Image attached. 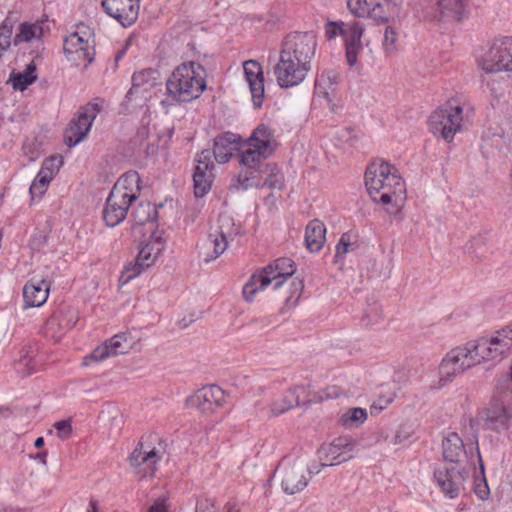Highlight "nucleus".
Listing matches in <instances>:
<instances>
[{"label": "nucleus", "mask_w": 512, "mask_h": 512, "mask_svg": "<svg viewBox=\"0 0 512 512\" xmlns=\"http://www.w3.org/2000/svg\"><path fill=\"white\" fill-rule=\"evenodd\" d=\"M54 428L56 429L57 436L61 440H66L70 437L72 432V426L70 421L68 420H61L54 424Z\"/></svg>", "instance_id": "obj_52"}, {"label": "nucleus", "mask_w": 512, "mask_h": 512, "mask_svg": "<svg viewBox=\"0 0 512 512\" xmlns=\"http://www.w3.org/2000/svg\"><path fill=\"white\" fill-rule=\"evenodd\" d=\"M352 246L350 242V236L348 234H343L336 245V253L335 260L336 262L344 259L345 255L349 252L350 247Z\"/></svg>", "instance_id": "obj_51"}, {"label": "nucleus", "mask_w": 512, "mask_h": 512, "mask_svg": "<svg viewBox=\"0 0 512 512\" xmlns=\"http://www.w3.org/2000/svg\"><path fill=\"white\" fill-rule=\"evenodd\" d=\"M276 147L273 131L265 124L255 128L239 154L240 164L252 170H258Z\"/></svg>", "instance_id": "obj_7"}, {"label": "nucleus", "mask_w": 512, "mask_h": 512, "mask_svg": "<svg viewBox=\"0 0 512 512\" xmlns=\"http://www.w3.org/2000/svg\"><path fill=\"white\" fill-rule=\"evenodd\" d=\"M347 22L344 21H330L325 25V35L327 39L331 40L337 36L343 38Z\"/></svg>", "instance_id": "obj_48"}, {"label": "nucleus", "mask_w": 512, "mask_h": 512, "mask_svg": "<svg viewBox=\"0 0 512 512\" xmlns=\"http://www.w3.org/2000/svg\"><path fill=\"white\" fill-rule=\"evenodd\" d=\"M311 68L304 63L294 61L290 56L280 53L278 63L274 67V75L278 85L282 88H290L304 81Z\"/></svg>", "instance_id": "obj_16"}, {"label": "nucleus", "mask_w": 512, "mask_h": 512, "mask_svg": "<svg viewBox=\"0 0 512 512\" xmlns=\"http://www.w3.org/2000/svg\"><path fill=\"white\" fill-rule=\"evenodd\" d=\"M12 25L4 22L0 26V58L5 54V52L11 46V38H12Z\"/></svg>", "instance_id": "obj_47"}, {"label": "nucleus", "mask_w": 512, "mask_h": 512, "mask_svg": "<svg viewBox=\"0 0 512 512\" xmlns=\"http://www.w3.org/2000/svg\"><path fill=\"white\" fill-rule=\"evenodd\" d=\"M224 510L225 512H240V509L238 508L237 504L233 502H228L224 506Z\"/></svg>", "instance_id": "obj_59"}, {"label": "nucleus", "mask_w": 512, "mask_h": 512, "mask_svg": "<svg viewBox=\"0 0 512 512\" xmlns=\"http://www.w3.org/2000/svg\"><path fill=\"white\" fill-rule=\"evenodd\" d=\"M356 446V441L349 436L338 437L331 443L322 445L318 451L320 466H335L352 459Z\"/></svg>", "instance_id": "obj_13"}, {"label": "nucleus", "mask_w": 512, "mask_h": 512, "mask_svg": "<svg viewBox=\"0 0 512 512\" xmlns=\"http://www.w3.org/2000/svg\"><path fill=\"white\" fill-rule=\"evenodd\" d=\"M240 140V136L231 132H226L216 137L213 149L215 160L220 164L228 162L234 151L239 149Z\"/></svg>", "instance_id": "obj_29"}, {"label": "nucleus", "mask_w": 512, "mask_h": 512, "mask_svg": "<svg viewBox=\"0 0 512 512\" xmlns=\"http://www.w3.org/2000/svg\"><path fill=\"white\" fill-rule=\"evenodd\" d=\"M252 178V172L250 173V175H248L247 173H241L238 178L240 186L243 189H247L248 187L252 186L253 183L250 182Z\"/></svg>", "instance_id": "obj_55"}, {"label": "nucleus", "mask_w": 512, "mask_h": 512, "mask_svg": "<svg viewBox=\"0 0 512 512\" xmlns=\"http://www.w3.org/2000/svg\"><path fill=\"white\" fill-rule=\"evenodd\" d=\"M472 111V107L465 100L452 98L430 115V130L450 142L461 131Z\"/></svg>", "instance_id": "obj_5"}, {"label": "nucleus", "mask_w": 512, "mask_h": 512, "mask_svg": "<svg viewBox=\"0 0 512 512\" xmlns=\"http://www.w3.org/2000/svg\"><path fill=\"white\" fill-rule=\"evenodd\" d=\"M481 243H482V240L480 238L474 239L470 244H468L466 246V249L469 253L475 254L476 256H478L476 250L474 249V245H478Z\"/></svg>", "instance_id": "obj_58"}, {"label": "nucleus", "mask_w": 512, "mask_h": 512, "mask_svg": "<svg viewBox=\"0 0 512 512\" xmlns=\"http://www.w3.org/2000/svg\"><path fill=\"white\" fill-rule=\"evenodd\" d=\"M319 472L320 469L314 465L307 468L300 461L290 464L283 460L275 470V475L281 481L282 490L286 494L293 495L302 491L308 485L310 474Z\"/></svg>", "instance_id": "obj_11"}, {"label": "nucleus", "mask_w": 512, "mask_h": 512, "mask_svg": "<svg viewBox=\"0 0 512 512\" xmlns=\"http://www.w3.org/2000/svg\"><path fill=\"white\" fill-rule=\"evenodd\" d=\"M101 109L102 105L97 102L88 103L81 109L79 115L71 121L67 130L66 138L69 146L78 144L87 136Z\"/></svg>", "instance_id": "obj_18"}, {"label": "nucleus", "mask_w": 512, "mask_h": 512, "mask_svg": "<svg viewBox=\"0 0 512 512\" xmlns=\"http://www.w3.org/2000/svg\"><path fill=\"white\" fill-rule=\"evenodd\" d=\"M129 349L130 344L128 343L127 335L124 333L116 334L104 344L95 348L89 358L93 361L99 362L111 356L124 354L128 352Z\"/></svg>", "instance_id": "obj_25"}, {"label": "nucleus", "mask_w": 512, "mask_h": 512, "mask_svg": "<svg viewBox=\"0 0 512 512\" xmlns=\"http://www.w3.org/2000/svg\"><path fill=\"white\" fill-rule=\"evenodd\" d=\"M46 457H47V453L41 452V453L36 454L35 459H37L38 461H40L43 464H46Z\"/></svg>", "instance_id": "obj_61"}, {"label": "nucleus", "mask_w": 512, "mask_h": 512, "mask_svg": "<svg viewBox=\"0 0 512 512\" xmlns=\"http://www.w3.org/2000/svg\"><path fill=\"white\" fill-rule=\"evenodd\" d=\"M245 80L249 86L254 107H261L264 99V73L262 66L256 60L243 63Z\"/></svg>", "instance_id": "obj_23"}, {"label": "nucleus", "mask_w": 512, "mask_h": 512, "mask_svg": "<svg viewBox=\"0 0 512 512\" xmlns=\"http://www.w3.org/2000/svg\"><path fill=\"white\" fill-rule=\"evenodd\" d=\"M478 64L486 73L512 71V37L495 39Z\"/></svg>", "instance_id": "obj_12"}, {"label": "nucleus", "mask_w": 512, "mask_h": 512, "mask_svg": "<svg viewBox=\"0 0 512 512\" xmlns=\"http://www.w3.org/2000/svg\"><path fill=\"white\" fill-rule=\"evenodd\" d=\"M36 78V66L34 62H31L26 66L23 72L12 73L9 82H11L13 89L24 91Z\"/></svg>", "instance_id": "obj_35"}, {"label": "nucleus", "mask_w": 512, "mask_h": 512, "mask_svg": "<svg viewBox=\"0 0 512 512\" xmlns=\"http://www.w3.org/2000/svg\"><path fill=\"white\" fill-rule=\"evenodd\" d=\"M342 394V389L338 386H328L319 393L318 399L320 401L337 398Z\"/></svg>", "instance_id": "obj_53"}, {"label": "nucleus", "mask_w": 512, "mask_h": 512, "mask_svg": "<svg viewBox=\"0 0 512 512\" xmlns=\"http://www.w3.org/2000/svg\"><path fill=\"white\" fill-rule=\"evenodd\" d=\"M365 32V26L361 22L352 20L347 22V26L343 35L344 46L363 44L362 37Z\"/></svg>", "instance_id": "obj_39"}, {"label": "nucleus", "mask_w": 512, "mask_h": 512, "mask_svg": "<svg viewBox=\"0 0 512 512\" xmlns=\"http://www.w3.org/2000/svg\"><path fill=\"white\" fill-rule=\"evenodd\" d=\"M413 434V428L409 424H401L391 440L393 445H399L408 440Z\"/></svg>", "instance_id": "obj_50"}, {"label": "nucleus", "mask_w": 512, "mask_h": 512, "mask_svg": "<svg viewBox=\"0 0 512 512\" xmlns=\"http://www.w3.org/2000/svg\"><path fill=\"white\" fill-rule=\"evenodd\" d=\"M367 417L366 409L353 407L346 409L340 415L338 422L345 429H356L367 420Z\"/></svg>", "instance_id": "obj_34"}, {"label": "nucleus", "mask_w": 512, "mask_h": 512, "mask_svg": "<svg viewBox=\"0 0 512 512\" xmlns=\"http://www.w3.org/2000/svg\"><path fill=\"white\" fill-rule=\"evenodd\" d=\"M161 460L159 451L155 448H145L139 442L129 457L130 465L143 476H153L157 470V464Z\"/></svg>", "instance_id": "obj_21"}, {"label": "nucleus", "mask_w": 512, "mask_h": 512, "mask_svg": "<svg viewBox=\"0 0 512 512\" xmlns=\"http://www.w3.org/2000/svg\"><path fill=\"white\" fill-rule=\"evenodd\" d=\"M398 32L392 26H387L384 31L383 49L386 54H393L396 51Z\"/></svg>", "instance_id": "obj_44"}, {"label": "nucleus", "mask_w": 512, "mask_h": 512, "mask_svg": "<svg viewBox=\"0 0 512 512\" xmlns=\"http://www.w3.org/2000/svg\"><path fill=\"white\" fill-rule=\"evenodd\" d=\"M296 404L293 400L292 394L289 393L288 389L284 391V393L277 399L273 400L271 404L269 405V413L268 415L270 417H276L279 416L293 407H295Z\"/></svg>", "instance_id": "obj_38"}, {"label": "nucleus", "mask_w": 512, "mask_h": 512, "mask_svg": "<svg viewBox=\"0 0 512 512\" xmlns=\"http://www.w3.org/2000/svg\"><path fill=\"white\" fill-rule=\"evenodd\" d=\"M66 59L76 66L90 65L95 56L94 39L85 25H79L77 31L70 33L63 44Z\"/></svg>", "instance_id": "obj_8"}, {"label": "nucleus", "mask_w": 512, "mask_h": 512, "mask_svg": "<svg viewBox=\"0 0 512 512\" xmlns=\"http://www.w3.org/2000/svg\"><path fill=\"white\" fill-rule=\"evenodd\" d=\"M157 208L150 202H141L132 212V218L136 225L151 224L157 219Z\"/></svg>", "instance_id": "obj_36"}, {"label": "nucleus", "mask_w": 512, "mask_h": 512, "mask_svg": "<svg viewBox=\"0 0 512 512\" xmlns=\"http://www.w3.org/2000/svg\"><path fill=\"white\" fill-rule=\"evenodd\" d=\"M147 512H167L164 500H157Z\"/></svg>", "instance_id": "obj_57"}, {"label": "nucleus", "mask_w": 512, "mask_h": 512, "mask_svg": "<svg viewBox=\"0 0 512 512\" xmlns=\"http://www.w3.org/2000/svg\"><path fill=\"white\" fill-rule=\"evenodd\" d=\"M206 89V70L198 62L189 61L177 66L166 81V97L161 105L169 107L190 102L201 96Z\"/></svg>", "instance_id": "obj_3"}, {"label": "nucleus", "mask_w": 512, "mask_h": 512, "mask_svg": "<svg viewBox=\"0 0 512 512\" xmlns=\"http://www.w3.org/2000/svg\"><path fill=\"white\" fill-rule=\"evenodd\" d=\"M495 332L507 357L512 352V323Z\"/></svg>", "instance_id": "obj_45"}, {"label": "nucleus", "mask_w": 512, "mask_h": 512, "mask_svg": "<svg viewBox=\"0 0 512 512\" xmlns=\"http://www.w3.org/2000/svg\"><path fill=\"white\" fill-rule=\"evenodd\" d=\"M503 137L508 142L510 149H512V127L510 128L509 131L503 134Z\"/></svg>", "instance_id": "obj_60"}, {"label": "nucleus", "mask_w": 512, "mask_h": 512, "mask_svg": "<svg viewBox=\"0 0 512 512\" xmlns=\"http://www.w3.org/2000/svg\"><path fill=\"white\" fill-rule=\"evenodd\" d=\"M140 0H103L102 6L111 17L124 27L131 26L138 18Z\"/></svg>", "instance_id": "obj_22"}, {"label": "nucleus", "mask_w": 512, "mask_h": 512, "mask_svg": "<svg viewBox=\"0 0 512 512\" xmlns=\"http://www.w3.org/2000/svg\"><path fill=\"white\" fill-rule=\"evenodd\" d=\"M347 6L354 16L379 23L387 22L395 9L389 0H347Z\"/></svg>", "instance_id": "obj_17"}, {"label": "nucleus", "mask_w": 512, "mask_h": 512, "mask_svg": "<svg viewBox=\"0 0 512 512\" xmlns=\"http://www.w3.org/2000/svg\"><path fill=\"white\" fill-rule=\"evenodd\" d=\"M294 273L295 265L290 258H278L250 277L243 287V297L247 302H252L259 291L265 290L269 285H273V289L277 290Z\"/></svg>", "instance_id": "obj_6"}, {"label": "nucleus", "mask_w": 512, "mask_h": 512, "mask_svg": "<svg viewBox=\"0 0 512 512\" xmlns=\"http://www.w3.org/2000/svg\"><path fill=\"white\" fill-rule=\"evenodd\" d=\"M160 84V73L155 69H145L135 72L132 76V87L127 93V97L135 94H142L146 97L155 86Z\"/></svg>", "instance_id": "obj_28"}, {"label": "nucleus", "mask_w": 512, "mask_h": 512, "mask_svg": "<svg viewBox=\"0 0 512 512\" xmlns=\"http://www.w3.org/2000/svg\"><path fill=\"white\" fill-rule=\"evenodd\" d=\"M50 284L43 279H31L23 288L24 308L40 307L48 299Z\"/></svg>", "instance_id": "obj_26"}, {"label": "nucleus", "mask_w": 512, "mask_h": 512, "mask_svg": "<svg viewBox=\"0 0 512 512\" xmlns=\"http://www.w3.org/2000/svg\"><path fill=\"white\" fill-rule=\"evenodd\" d=\"M317 41L311 33H295L287 37L281 53L290 56L294 61L304 63L311 68V60L316 51Z\"/></svg>", "instance_id": "obj_14"}, {"label": "nucleus", "mask_w": 512, "mask_h": 512, "mask_svg": "<svg viewBox=\"0 0 512 512\" xmlns=\"http://www.w3.org/2000/svg\"><path fill=\"white\" fill-rule=\"evenodd\" d=\"M443 457L451 463H459L466 456L462 438L455 432L448 433L442 441Z\"/></svg>", "instance_id": "obj_32"}, {"label": "nucleus", "mask_w": 512, "mask_h": 512, "mask_svg": "<svg viewBox=\"0 0 512 512\" xmlns=\"http://www.w3.org/2000/svg\"><path fill=\"white\" fill-rule=\"evenodd\" d=\"M265 173L267 174L262 186L269 189H281L284 184V175L276 164H266Z\"/></svg>", "instance_id": "obj_40"}, {"label": "nucleus", "mask_w": 512, "mask_h": 512, "mask_svg": "<svg viewBox=\"0 0 512 512\" xmlns=\"http://www.w3.org/2000/svg\"><path fill=\"white\" fill-rule=\"evenodd\" d=\"M46 243V237L43 235H35L31 240V246L33 249H39Z\"/></svg>", "instance_id": "obj_56"}, {"label": "nucleus", "mask_w": 512, "mask_h": 512, "mask_svg": "<svg viewBox=\"0 0 512 512\" xmlns=\"http://www.w3.org/2000/svg\"><path fill=\"white\" fill-rule=\"evenodd\" d=\"M75 324L73 318H67L64 310H59L51 315L44 326V333L47 337L55 341H59L64 333L72 328Z\"/></svg>", "instance_id": "obj_31"}, {"label": "nucleus", "mask_w": 512, "mask_h": 512, "mask_svg": "<svg viewBox=\"0 0 512 512\" xmlns=\"http://www.w3.org/2000/svg\"><path fill=\"white\" fill-rule=\"evenodd\" d=\"M163 232L154 231L149 240L141 246L134 264L127 265L122 271L119 282L124 285L151 267L165 248Z\"/></svg>", "instance_id": "obj_9"}, {"label": "nucleus", "mask_w": 512, "mask_h": 512, "mask_svg": "<svg viewBox=\"0 0 512 512\" xmlns=\"http://www.w3.org/2000/svg\"><path fill=\"white\" fill-rule=\"evenodd\" d=\"M339 81V73L335 70H323L318 74L315 80V91L316 97H321L326 100L327 105L332 102V96L335 92V86Z\"/></svg>", "instance_id": "obj_30"}, {"label": "nucleus", "mask_w": 512, "mask_h": 512, "mask_svg": "<svg viewBox=\"0 0 512 512\" xmlns=\"http://www.w3.org/2000/svg\"><path fill=\"white\" fill-rule=\"evenodd\" d=\"M140 182L139 174L129 171L114 184L103 210V219L109 227L117 226L126 218L132 202L139 197Z\"/></svg>", "instance_id": "obj_4"}, {"label": "nucleus", "mask_w": 512, "mask_h": 512, "mask_svg": "<svg viewBox=\"0 0 512 512\" xmlns=\"http://www.w3.org/2000/svg\"><path fill=\"white\" fill-rule=\"evenodd\" d=\"M432 8L438 21H459L465 11V1L432 0Z\"/></svg>", "instance_id": "obj_27"}, {"label": "nucleus", "mask_w": 512, "mask_h": 512, "mask_svg": "<svg viewBox=\"0 0 512 512\" xmlns=\"http://www.w3.org/2000/svg\"><path fill=\"white\" fill-rule=\"evenodd\" d=\"M434 476L441 491L450 499L456 498L464 487L465 475L455 467L438 469Z\"/></svg>", "instance_id": "obj_24"}, {"label": "nucleus", "mask_w": 512, "mask_h": 512, "mask_svg": "<svg viewBox=\"0 0 512 512\" xmlns=\"http://www.w3.org/2000/svg\"><path fill=\"white\" fill-rule=\"evenodd\" d=\"M225 402V393L217 385L205 386L187 400L186 404L190 408H194L201 413H213L217 408Z\"/></svg>", "instance_id": "obj_19"}, {"label": "nucleus", "mask_w": 512, "mask_h": 512, "mask_svg": "<svg viewBox=\"0 0 512 512\" xmlns=\"http://www.w3.org/2000/svg\"><path fill=\"white\" fill-rule=\"evenodd\" d=\"M504 358L503 345L494 331L450 350L439 365V381L446 385L472 367Z\"/></svg>", "instance_id": "obj_1"}, {"label": "nucleus", "mask_w": 512, "mask_h": 512, "mask_svg": "<svg viewBox=\"0 0 512 512\" xmlns=\"http://www.w3.org/2000/svg\"><path fill=\"white\" fill-rule=\"evenodd\" d=\"M365 186L374 202L398 208L405 200V183L391 164L376 160L365 173Z\"/></svg>", "instance_id": "obj_2"}, {"label": "nucleus", "mask_w": 512, "mask_h": 512, "mask_svg": "<svg viewBox=\"0 0 512 512\" xmlns=\"http://www.w3.org/2000/svg\"><path fill=\"white\" fill-rule=\"evenodd\" d=\"M304 285L299 279H291L289 283V296L285 298V306L290 309L295 307L301 297Z\"/></svg>", "instance_id": "obj_42"}, {"label": "nucleus", "mask_w": 512, "mask_h": 512, "mask_svg": "<svg viewBox=\"0 0 512 512\" xmlns=\"http://www.w3.org/2000/svg\"><path fill=\"white\" fill-rule=\"evenodd\" d=\"M326 228L324 224L315 219L308 223L305 231V244L310 252H318L326 240Z\"/></svg>", "instance_id": "obj_33"}, {"label": "nucleus", "mask_w": 512, "mask_h": 512, "mask_svg": "<svg viewBox=\"0 0 512 512\" xmlns=\"http://www.w3.org/2000/svg\"><path fill=\"white\" fill-rule=\"evenodd\" d=\"M240 233L241 228L235 224L233 218L221 216L218 220V226L209 233L203 245L204 261L210 262L218 258L227 249L229 241Z\"/></svg>", "instance_id": "obj_10"}, {"label": "nucleus", "mask_w": 512, "mask_h": 512, "mask_svg": "<svg viewBox=\"0 0 512 512\" xmlns=\"http://www.w3.org/2000/svg\"><path fill=\"white\" fill-rule=\"evenodd\" d=\"M512 409L509 405L493 400L483 412V427L485 430L506 436L512 440L511 427Z\"/></svg>", "instance_id": "obj_15"}, {"label": "nucleus", "mask_w": 512, "mask_h": 512, "mask_svg": "<svg viewBox=\"0 0 512 512\" xmlns=\"http://www.w3.org/2000/svg\"><path fill=\"white\" fill-rule=\"evenodd\" d=\"M87 512H98L97 503L95 501H93V500L90 501L89 508H88Z\"/></svg>", "instance_id": "obj_62"}, {"label": "nucleus", "mask_w": 512, "mask_h": 512, "mask_svg": "<svg viewBox=\"0 0 512 512\" xmlns=\"http://www.w3.org/2000/svg\"><path fill=\"white\" fill-rule=\"evenodd\" d=\"M344 47L347 64L350 67L355 66L358 62V56L363 52V44L346 45Z\"/></svg>", "instance_id": "obj_49"}, {"label": "nucleus", "mask_w": 512, "mask_h": 512, "mask_svg": "<svg viewBox=\"0 0 512 512\" xmlns=\"http://www.w3.org/2000/svg\"><path fill=\"white\" fill-rule=\"evenodd\" d=\"M216 506L213 500L208 498L199 499L196 502L195 512H216Z\"/></svg>", "instance_id": "obj_54"}, {"label": "nucleus", "mask_w": 512, "mask_h": 512, "mask_svg": "<svg viewBox=\"0 0 512 512\" xmlns=\"http://www.w3.org/2000/svg\"><path fill=\"white\" fill-rule=\"evenodd\" d=\"M43 26L39 22L20 24L18 33L15 35L14 43L17 45L22 42H30L35 39H40L43 36Z\"/></svg>", "instance_id": "obj_37"}, {"label": "nucleus", "mask_w": 512, "mask_h": 512, "mask_svg": "<svg viewBox=\"0 0 512 512\" xmlns=\"http://www.w3.org/2000/svg\"><path fill=\"white\" fill-rule=\"evenodd\" d=\"M63 163H64V161H63L62 156H60V155L51 156V157L46 158L43 161V164H42L40 170L43 173H46L47 175L54 178L56 176V174L59 172Z\"/></svg>", "instance_id": "obj_43"}, {"label": "nucleus", "mask_w": 512, "mask_h": 512, "mask_svg": "<svg viewBox=\"0 0 512 512\" xmlns=\"http://www.w3.org/2000/svg\"><path fill=\"white\" fill-rule=\"evenodd\" d=\"M197 165L193 174L194 194L197 198L206 195L210 189L214 179V164L211 160V152L209 150L201 151L197 156Z\"/></svg>", "instance_id": "obj_20"}, {"label": "nucleus", "mask_w": 512, "mask_h": 512, "mask_svg": "<svg viewBox=\"0 0 512 512\" xmlns=\"http://www.w3.org/2000/svg\"><path fill=\"white\" fill-rule=\"evenodd\" d=\"M52 180L53 178L51 176L40 170L30 185L29 190L32 198L41 197L46 192Z\"/></svg>", "instance_id": "obj_41"}, {"label": "nucleus", "mask_w": 512, "mask_h": 512, "mask_svg": "<svg viewBox=\"0 0 512 512\" xmlns=\"http://www.w3.org/2000/svg\"><path fill=\"white\" fill-rule=\"evenodd\" d=\"M288 391L292 394L296 406H299L302 402L310 403L313 400L306 385H295L288 388Z\"/></svg>", "instance_id": "obj_46"}, {"label": "nucleus", "mask_w": 512, "mask_h": 512, "mask_svg": "<svg viewBox=\"0 0 512 512\" xmlns=\"http://www.w3.org/2000/svg\"><path fill=\"white\" fill-rule=\"evenodd\" d=\"M34 445L36 448H41L43 445H44V439L43 437H38L35 442H34Z\"/></svg>", "instance_id": "obj_63"}]
</instances>
